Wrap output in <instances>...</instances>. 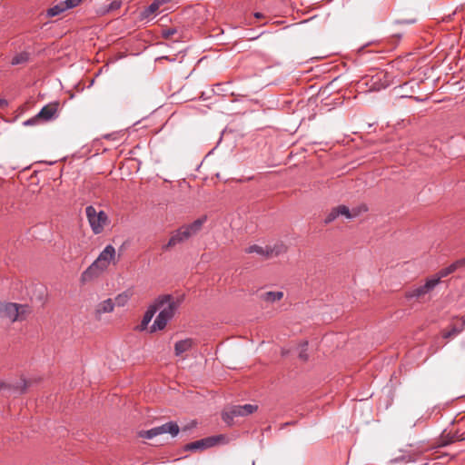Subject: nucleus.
<instances>
[{
	"mask_svg": "<svg viewBox=\"0 0 465 465\" xmlns=\"http://www.w3.org/2000/svg\"><path fill=\"white\" fill-rule=\"evenodd\" d=\"M181 302L180 299L174 300L171 294L160 295L154 301L153 304L157 306V311L159 309L161 311L151 326V332L162 331L166 327L167 323L173 318Z\"/></svg>",
	"mask_w": 465,
	"mask_h": 465,
	"instance_id": "nucleus-1",
	"label": "nucleus"
},
{
	"mask_svg": "<svg viewBox=\"0 0 465 465\" xmlns=\"http://www.w3.org/2000/svg\"><path fill=\"white\" fill-rule=\"evenodd\" d=\"M130 298H131V293L129 292H124L118 294L114 298V305H117L119 307H123L128 302Z\"/></svg>",
	"mask_w": 465,
	"mask_h": 465,
	"instance_id": "nucleus-20",
	"label": "nucleus"
},
{
	"mask_svg": "<svg viewBox=\"0 0 465 465\" xmlns=\"http://www.w3.org/2000/svg\"><path fill=\"white\" fill-rule=\"evenodd\" d=\"M115 258V249L113 245H107L98 255L97 259L83 272L82 280L90 281L105 271L110 262Z\"/></svg>",
	"mask_w": 465,
	"mask_h": 465,
	"instance_id": "nucleus-2",
	"label": "nucleus"
},
{
	"mask_svg": "<svg viewBox=\"0 0 465 465\" xmlns=\"http://www.w3.org/2000/svg\"><path fill=\"white\" fill-rule=\"evenodd\" d=\"M283 297L282 292H266L262 294V300L268 302H274L282 300Z\"/></svg>",
	"mask_w": 465,
	"mask_h": 465,
	"instance_id": "nucleus-19",
	"label": "nucleus"
},
{
	"mask_svg": "<svg viewBox=\"0 0 465 465\" xmlns=\"http://www.w3.org/2000/svg\"><path fill=\"white\" fill-rule=\"evenodd\" d=\"M337 217H339V213L337 212V209L333 208L330 212V213L326 216L324 223H330L333 222Z\"/></svg>",
	"mask_w": 465,
	"mask_h": 465,
	"instance_id": "nucleus-26",
	"label": "nucleus"
},
{
	"mask_svg": "<svg viewBox=\"0 0 465 465\" xmlns=\"http://www.w3.org/2000/svg\"><path fill=\"white\" fill-rule=\"evenodd\" d=\"M450 273H451V272L450 271V268L448 266V267H445V268L440 270L438 272V273L435 276L431 277L430 279H438L439 282H440L441 278H444Z\"/></svg>",
	"mask_w": 465,
	"mask_h": 465,
	"instance_id": "nucleus-23",
	"label": "nucleus"
},
{
	"mask_svg": "<svg viewBox=\"0 0 465 465\" xmlns=\"http://www.w3.org/2000/svg\"><path fill=\"white\" fill-rule=\"evenodd\" d=\"M294 424H295V422H294V421H288V422H285V423L281 424L280 429H281V430H282V429H284V428H285V427H287V426H291V425H294Z\"/></svg>",
	"mask_w": 465,
	"mask_h": 465,
	"instance_id": "nucleus-31",
	"label": "nucleus"
},
{
	"mask_svg": "<svg viewBox=\"0 0 465 465\" xmlns=\"http://www.w3.org/2000/svg\"><path fill=\"white\" fill-rule=\"evenodd\" d=\"M180 431V428L175 421H169L161 426L152 428L147 430H140L138 436L140 438L151 440L156 436L169 433L172 437H176Z\"/></svg>",
	"mask_w": 465,
	"mask_h": 465,
	"instance_id": "nucleus-7",
	"label": "nucleus"
},
{
	"mask_svg": "<svg viewBox=\"0 0 465 465\" xmlns=\"http://www.w3.org/2000/svg\"><path fill=\"white\" fill-rule=\"evenodd\" d=\"M307 345L308 343L307 342H304V344L302 345V348L299 353V358L302 361H307L308 360V354L306 352L307 351Z\"/></svg>",
	"mask_w": 465,
	"mask_h": 465,
	"instance_id": "nucleus-28",
	"label": "nucleus"
},
{
	"mask_svg": "<svg viewBox=\"0 0 465 465\" xmlns=\"http://www.w3.org/2000/svg\"><path fill=\"white\" fill-rule=\"evenodd\" d=\"M6 104V101H5V100L0 99V106H1L2 104Z\"/></svg>",
	"mask_w": 465,
	"mask_h": 465,
	"instance_id": "nucleus-34",
	"label": "nucleus"
},
{
	"mask_svg": "<svg viewBox=\"0 0 465 465\" xmlns=\"http://www.w3.org/2000/svg\"><path fill=\"white\" fill-rule=\"evenodd\" d=\"M465 330V318H459L454 320L450 325L448 330L442 331V337L444 339H450L457 336L462 331Z\"/></svg>",
	"mask_w": 465,
	"mask_h": 465,
	"instance_id": "nucleus-13",
	"label": "nucleus"
},
{
	"mask_svg": "<svg viewBox=\"0 0 465 465\" xmlns=\"http://www.w3.org/2000/svg\"><path fill=\"white\" fill-rule=\"evenodd\" d=\"M59 102H52L45 105L37 114L42 122H49L58 117Z\"/></svg>",
	"mask_w": 465,
	"mask_h": 465,
	"instance_id": "nucleus-11",
	"label": "nucleus"
},
{
	"mask_svg": "<svg viewBox=\"0 0 465 465\" xmlns=\"http://www.w3.org/2000/svg\"><path fill=\"white\" fill-rule=\"evenodd\" d=\"M438 284V279H428L423 285L407 291L405 293V297L409 300L414 298L419 299L431 292Z\"/></svg>",
	"mask_w": 465,
	"mask_h": 465,
	"instance_id": "nucleus-10",
	"label": "nucleus"
},
{
	"mask_svg": "<svg viewBox=\"0 0 465 465\" xmlns=\"http://www.w3.org/2000/svg\"><path fill=\"white\" fill-rule=\"evenodd\" d=\"M64 11H65V8L64 6L63 2L61 1L57 5L52 6L51 8H49L47 10V16L54 17V16L59 15L60 14H62Z\"/></svg>",
	"mask_w": 465,
	"mask_h": 465,
	"instance_id": "nucleus-21",
	"label": "nucleus"
},
{
	"mask_svg": "<svg viewBox=\"0 0 465 465\" xmlns=\"http://www.w3.org/2000/svg\"><path fill=\"white\" fill-rule=\"evenodd\" d=\"M449 268H450V271L451 272V273L458 270L456 265L454 264V262H452L450 265H449Z\"/></svg>",
	"mask_w": 465,
	"mask_h": 465,
	"instance_id": "nucleus-32",
	"label": "nucleus"
},
{
	"mask_svg": "<svg viewBox=\"0 0 465 465\" xmlns=\"http://www.w3.org/2000/svg\"><path fill=\"white\" fill-rule=\"evenodd\" d=\"M176 33H177L176 28L171 27V28L163 29L161 35L164 39H169Z\"/></svg>",
	"mask_w": 465,
	"mask_h": 465,
	"instance_id": "nucleus-25",
	"label": "nucleus"
},
{
	"mask_svg": "<svg viewBox=\"0 0 465 465\" xmlns=\"http://www.w3.org/2000/svg\"><path fill=\"white\" fill-rule=\"evenodd\" d=\"M114 301L110 298L106 299V300L101 302L97 305V307L95 309V314L100 316L103 313L112 312L114 311Z\"/></svg>",
	"mask_w": 465,
	"mask_h": 465,
	"instance_id": "nucleus-17",
	"label": "nucleus"
},
{
	"mask_svg": "<svg viewBox=\"0 0 465 465\" xmlns=\"http://www.w3.org/2000/svg\"><path fill=\"white\" fill-rule=\"evenodd\" d=\"M86 217L94 234L101 233L108 223V216L103 210L97 211L95 207L89 205L85 208Z\"/></svg>",
	"mask_w": 465,
	"mask_h": 465,
	"instance_id": "nucleus-5",
	"label": "nucleus"
},
{
	"mask_svg": "<svg viewBox=\"0 0 465 465\" xmlns=\"http://www.w3.org/2000/svg\"><path fill=\"white\" fill-rule=\"evenodd\" d=\"M287 252V247L282 242L276 243L273 246L267 245L265 247L253 244L245 249L247 253H257L265 258L277 257Z\"/></svg>",
	"mask_w": 465,
	"mask_h": 465,
	"instance_id": "nucleus-9",
	"label": "nucleus"
},
{
	"mask_svg": "<svg viewBox=\"0 0 465 465\" xmlns=\"http://www.w3.org/2000/svg\"><path fill=\"white\" fill-rule=\"evenodd\" d=\"M257 410L258 406L254 404L234 405L225 409L222 417L225 423L232 425L234 418L248 416Z\"/></svg>",
	"mask_w": 465,
	"mask_h": 465,
	"instance_id": "nucleus-6",
	"label": "nucleus"
},
{
	"mask_svg": "<svg viewBox=\"0 0 465 465\" xmlns=\"http://www.w3.org/2000/svg\"><path fill=\"white\" fill-rule=\"evenodd\" d=\"M441 444L448 445L456 441L465 440V430L460 432L459 430H445L441 434Z\"/></svg>",
	"mask_w": 465,
	"mask_h": 465,
	"instance_id": "nucleus-12",
	"label": "nucleus"
},
{
	"mask_svg": "<svg viewBox=\"0 0 465 465\" xmlns=\"http://www.w3.org/2000/svg\"><path fill=\"white\" fill-rule=\"evenodd\" d=\"M120 7V2L114 1L110 4V9L114 10Z\"/></svg>",
	"mask_w": 465,
	"mask_h": 465,
	"instance_id": "nucleus-30",
	"label": "nucleus"
},
{
	"mask_svg": "<svg viewBox=\"0 0 465 465\" xmlns=\"http://www.w3.org/2000/svg\"><path fill=\"white\" fill-rule=\"evenodd\" d=\"M82 1L83 0H64V1H62V2L64 4V6L65 11H66L68 9H71V8H74V7L79 5Z\"/></svg>",
	"mask_w": 465,
	"mask_h": 465,
	"instance_id": "nucleus-24",
	"label": "nucleus"
},
{
	"mask_svg": "<svg viewBox=\"0 0 465 465\" xmlns=\"http://www.w3.org/2000/svg\"><path fill=\"white\" fill-rule=\"evenodd\" d=\"M156 312H157V306H154V304H152L148 307V309L146 310V312L143 314V320L139 326L140 331H143L147 328L149 322L152 321V319L154 316Z\"/></svg>",
	"mask_w": 465,
	"mask_h": 465,
	"instance_id": "nucleus-16",
	"label": "nucleus"
},
{
	"mask_svg": "<svg viewBox=\"0 0 465 465\" xmlns=\"http://www.w3.org/2000/svg\"><path fill=\"white\" fill-rule=\"evenodd\" d=\"M40 122H42V121L40 118L37 117V114H36L34 117L25 121L24 125H25V126L35 125V124H39Z\"/></svg>",
	"mask_w": 465,
	"mask_h": 465,
	"instance_id": "nucleus-27",
	"label": "nucleus"
},
{
	"mask_svg": "<svg viewBox=\"0 0 465 465\" xmlns=\"http://www.w3.org/2000/svg\"><path fill=\"white\" fill-rule=\"evenodd\" d=\"M205 220V217L197 219L192 223L183 225L175 232H173L168 242L162 246L163 251H168L170 248H173L177 244L183 243L193 235H195L202 229V226Z\"/></svg>",
	"mask_w": 465,
	"mask_h": 465,
	"instance_id": "nucleus-3",
	"label": "nucleus"
},
{
	"mask_svg": "<svg viewBox=\"0 0 465 465\" xmlns=\"http://www.w3.org/2000/svg\"><path fill=\"white\" fill-rule=\"evenodd\" d=\"M254 16H255L256 18H261V17H262V16H263V15H262V13H255V14H254Z\"/></svg>",
	"mask_w": 465,
	"mask_h": 465,
	"instance_id": "nucleus-33",
	"label": "nucleus"
},
{
	"mask_svg": "<svg viewBox=\"0 0 465 465\" xmlns=\"http://www.w3.org/2000/svg\"><path fill=\"white\" fill-rule=\"evenodd\" d=\"M454 264L456 265L457 269L462 268L465 266V257L460 260H457L454 262Z\"/></svg>",
	"mask_w": 465,
	"mask_h": 465,
	"instance_id": "nucleus-29",
	"label": "nucleus"
},
{
	"mask_svg": "<svg viewBox=\"0 0 465 465\" xmlns=\"http://www.w3.org/2000/svg\"><path fill=\"white\" fill-rule=\"evenodd\" d=\"M193 341L192 339H184L178 341L174 344V352L176 356L182 355L183 352L188 351L193 347Z\"/></svg>",
	"mask_w": 465,
	"mask_h": 465,
	"instance_id": "nucleus-15",
	"label": "nucleus"
},
{
	"mask_svg": "<svg viewBox=\"0 0 465 465\" xmlns=\"http://www.w3.org/2000/svg\"><path fill=\"white\" fill-rule=\"evenodd\" d=\"M31 60V53L24 50L19 53L15 54V55L12 57L10 64L13 66L16 65H25L27 64Z\"/></svg>",
	"mask_w": 465,
	"mask_h": 465,
	"instance_id": "nucleus-14",
	"label": "nucleus"
},
{
	"mask_svg": "<svg viewBox=\"0 0 465 465\" xmlns=\"http://www.w3.org/2000/svg\"><path fill=\"white\" fill-rule=\"evenodd\" d=\"M160 6L161 5L155 0H153V2L149 6H147L143 11L141 12L140 17L142 19L150 18L158 11Z\"/></svg>",
	"mask_w": 465,
	"mask_h": 465,
	"instance_id": "nucleus-18",
	"label": "nucleus"
},
{
	"mask_svg": "<svg viewBox=\"0 0 465 465\" xmlns=\"http://www.w3.org/2000/svg\"><path fill=\"white\" fill-rule=\"evenodd\" d=\"M32 312V308L27 304L0 301V318L10 322L25 321Z\"/></svg>",
	"mask_w": 465,
	"mask_h": 465,
	"instance_id": "nucleus-4",
	"label": "nucleus"
},
{
	"mask_svg": "<svg viewBox=\"0 0 465 465\" xmlns=\"http://www.w3.org/2000/svg\"><path fill=\"white\" fill-rule=\"evenodd\" d=\"M337 212L340 215H344L348 219H352L358 215V212L351 213L350 209L345 205H339L336 207Z\"/></svg>",
	"mask_w": 465,
	"mask_h": 465,
	"instance_id": "nucleus-22",
	"label": "nucleus"
},
{
	"mask_svg": "<svg viewBox=\"0 0 465 465\" xmlns=\"http://www.w3.org/2000/svg\"><path fill=\"white\" fill-rule=\"evenodd\" d=\"M224 440L223 435H215V436H210L206 437L190 443H187L183 446L184 451H191V452H196V451H203L207 449L213 448Z\"/></svg>",
	"mask_w": 465,
	"mask_h": 465,
	"instance_id": "nucleus-8",
	"label": "nucleus"
}]
</instances>
